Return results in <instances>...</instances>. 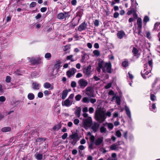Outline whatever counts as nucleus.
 <instances>
[{"mask_svg": "<svg viewBox=\"0 0 160 160\" xmlns=\"http://www.w3.org/2000/svg\"><path fill=\"white\" fill-rule=\"evenodd\" d=\"M95 118L99 122L102 123L105 121L106 117L103 111L98 109L96 111Z\"/></svg>", "mask_w": 160, "mask_h": 160, "instance_id": "f257e3e1", "label": "nucleus"}, {"mask_svg": "<svg viewBox=\"0 0 160 160\" xmlns=\"http://www.w3.org/2000/svg\"><path fill=\"white\" fill-rule=\"evenodd\" d=\"M104 61L101 60L98 63V67L102 68L103 72H106V70L105 68H106L107 72L108 73H111V68L112 65L110 62H106L104 65V67H103V65L104 64Z\"/></svg>", "mask_w": 160, "mask_h": 160, "instance_id": "f03ea898", "label": "nucleus"}, {"mask_svg": "<svg viewBox=\"0 0 160 160\" xmlns=\"http://www.w3.org/2000/svg\"><path fill=\"white\" fill-rule=\"evenodd\" d=\"M28 58L30 62L33 65H37L42 63V59L40 57L36 58L28 57Z\"/></svg>", "mask_w": 160, "mask_h": 160, "instance_id": "7ed1b4c3", "label": "nucleus"}, {"mask_svg": "<svg viewBox=\"0 0 160 160\" xmlns=\"http://www.w3.org/2000/svg\"><path fill=\"white\" fill-rule=\"evenodd\" d=\"M70 16L69 12H64L59 13L57 16V18L59 19L66 20Z\"/></svg>", "mask_w": 160, "mask_h": 160, "instance_id": "20e7f679", "label": "nucleus"}, {"mask_svg": "<svg viewBox=\"0 0 160 160\" xmlns=\"http://www.w3.org/2000/svg\"><path fill=\"white\" fill-rule=\"evenodd\" d=\"M92 123V118L91 117H88L86 119H83L82 123L84 128L85 127H91Z\"/></svg>", "mask_w": 160, "mask_h": 160, "instance_id": "39448f33", "label": "nucleus"}, {"mask_svg": "<svg viewBox=\"0 0 160 160\" xmlns=\"http://www.w3.org/2000/svg\"><path fill=\"white\" fill-rule=\"evenodd\" d=\"M81 88H84L86 87L88 84L87 81L83 79H80L78 82Z\"/></svg>", "mask_w": 160, "mask_h": 160, "instance_id": "423d86ee", "label": "nucleus"}, {"mask_svg": "<svg viewBox=\"0 0 160 160\" xmlns=\"http://www.w3.org/2000/svg\"><path fill=\"white\" fill-rule=\"evenodd\" d=\"M91 65H90L84 68L83 69V73L87 75H89L91 73Z\"/></svg>", "mask_w": 160, "mask_h": 160, "instance_id": "0eeeda50", "label": "nucleus"}, {"mask_svg": "<svg viewBox=\"0 0 160 160\" xmlns=\"http://www.w3.org/2000/svg\"><path fill=\"white\" fill-rule=\"evenodd\" d=\"M76 69L74 68H72L71 70H68L67 71L66 75L69 78H70L72 76L74 75L76 72Z\"/></svg>", "mask_w": 160, "mask_h": 160, "instance_id": "6e6552de", "label": "nucleus"}, {"mask_svg": "<svg viewBox=\"0 0 160 160\" xmlns=\"http://www.w3.org/2000/svg\"><path fill=\"white\" fill-rule=\"evenodd\" d=\"M87 26V23L84 22L82 23L78 27V30L80 32L85 30Z\"/></svg>", "mask_w": 160, "mask_h": 160, "instance_id": "1a4fd4ad", "label": "nucleus"}, {"mask_svg": "<svg viewBox=\"0 0 160 160\" xmlns=\"http://www.w3.org/2000/svg\"><path fill=\"white\" fill-rule=\"evenodd\" d=\"M124 104L125 106V110L126 113L128 117L130 119H131V112L129 110V108L127 106L126 103H124Z\"/></svg>", "mask_w": 160, "mask_h": 160, "instance_id": "9d476101", "label": "nucleus"}, {"mask_svg": "<svg viewBox=\"0 0 160 160\" xmlns=\"http://www.w3.org/2000/svg\"><path fill=\"white\" fill-rule=\"evenodd\" d=\"M146 69H145L143 70V71H141V74L143 77V78L145 79L147 78V77L148 78V76H147L148 74L151 72L150 70L149 71H147L146 72Z\"/></svg>", "mask_w": 160, "mask_h": 160, "instance_id": "9b49d317", "label": "nucleus"}, {"mask_svg": "<svg viewBox=\"0 0 160 160\" xmlns=\"http://www.w3.org/2000/svg\"><path fill=\"white\" fill-rule=\"evenodd\" d=\"M138 50L135 47H134L133 48L132 52V53L133 54L134 56L137 57V58H138L140 55V54L138 53Z\"/></svg>", "mask_w": 160, "mask_h": 160, "instance_id": "f8f14e48", "label": "nucleus"}, {"mask_svg": "<svg viewBox=\"0 0 160 160\" xmlns=\"http://www.w3.org/2000/svg\"><path fill=\"white\" fill-rule=\"evenodd\" d=\"M103 142V138L101 137L98 138L94 142L95 145L96 146H99Z\"/></svg>", "mask_w": 160, "mask_h": 160, "instance_id": "ddd939ff", "label": "nucleus"}, {"mask_svg": "<svg viewBox=\"0 0 160 160\" xmlns=\"http://www.w3.org/2000/svg\"><path fill=\"white\" fill-rule=\"evenodd\" d=\"M112 98L111 101L112 102L115 99H116V102L117 104L118 105H120V97L116 96L114 95Z\"/></svg>", "mask_w": 160, "mask_h": 160, "instance_id": "4468645a", "label": "nucleus"}, {"mask_svg": "<svg viewBox=\"0 0 160 160\" xmlns=\"http://www.w3.org/2000/svg\"><path fill=\"white\" fill-rule=\"evenodd\" d=\"M99 126L100 125L98 123H96L92 126L91 129L95 132L97 131Z\"/></svg>", "mask_w": 160, "mask_h": 160, "instance_id": "2eb2a0df", "label": "nucleus"}, {"mask_svg": "<svg viewBox=\"0 0 160 160\" xmlns=\"http://www.w3.org/2000/svg\"><path fill=\"white\" fill-rule=\"evenodd\" d=\"M72 101H70V100L67 99L64 102V105L67 107H69L72 104Z\"/></svg>", "mask_w": 160, "mask_h": 160, "instance_id": "dca6fc26", "label": "nucleus"}, {"mask_svg": "<svg viewBox=\"0 0 160 160\" xmlns=\"http://www.w3.org/2000/svg\"><path fill=\"white\" fill-rule=\"evenodd\" d=\"M137 28H142V20L140 18H138L137 20Z\"/></svg>", "mask_w": 160, "mask_h": 160, "instance_id": "f3484780", "label": "nucleus"}, {"mask_svg": "<svg viewBox=\"0 0 160 160\" xmlns=\"http://www.w3.org/2000/svg\"><path fill=\"white\" fill-rule=\"evenodd\" d=\"M68 93V91L67 89H66L64 90L62 94V98L64 100L67 97Z\"/></svg>", "mask_w": 160, "mask_h": 160, "instance_id": "a211bd4d", "label": "nucleus"}, {"mask_svg": "<svg viewBox=\"0 0 160 160\" xmlns=\"http://www.w3.org/2000/svg\"><path fill=\"white\" fill-rule=\"evenodd\" d=\"M81 109L80 107H78L75 112V114L78 117H79L81 115Z\"/></svg>", "mask_w": 160, "mask_h": 160, "instance_id": "6ab92c4d", "label": "nucleus"}, {"mask_svg": "<svg viewBox=\"0 0 160 160\" xmlns=\"http://www.w3.org/2000/svg\"><path fill=\"white\" fill-rule=\"evenodd\" d=\"M44 87L46 88H50V89L52 90L53 89V86H51V84L48 82H46L44 84Z\"/></svg>", "mask_w": 160, "mask_h": 160, "instance_id": "aec40b11", "label": "nucleus"}, {"mask_svg": "<svg viewBox=\"0 0 160 160\" xmlns=\"http://www.w3.org/2000/svg\"><path fill=\"white\" fill-rule=\"evenodd\" d=\"M78 134L77 133L72 134L69 136V138L71 139L77 140V139L78 138Z\"/></svg>", "mask_w": 160, "mask_h": 160, "instance_id": "412c9836", "label": "nucleus"}, {"mask_svg": "<svg viewBox=\"0 0 160 160\" xmlns=\"http://www.w3.org/2000/svg\"><path fill=\"white\" fill-rule=\"evenodd\" d=\"M83 9H79L77 12V16L81 17L83 14Z\"/></svg>", "mask_w": 160, "mask_h": 160, "instance_id": "4be33fe9", "label": "nucleus"}, {"mask_svg": "<svg viewBox=\"0 0 160 160\" xmlns=\"http://www.w3.org/2000/svg\"><path fill=\"white\" fill-rule=\"evenodd\" d=\"M62 125L61 124H58L55 125L53 128L52 129L54 131H58L61 128Z\"/></svg>", "mask_w": 160, "mask_h": 160, "instance_id": "5701e85b", "label": "nucleus"}, {"mask_svg": "<svg viewBox=\"0 0 160 160\" xmlns=\"http://www.w3.org/2000/svg\"><path fill=\"white\" fill-rule=\"evenodd\" d=\"M11 128L10 127H5L1 129V131L3 132H6L10 131Z\"/></svg>", "mask_w": 160, "mask_h": 160, "instance_id": "b1692460", "label": "nucleus"}, {"mask_svg": "<svg viewBox=\"0 0 160 160\" xmlns=\"http://www.w3.org/2000/svg\"><path fill=\"white\" fill-rule=\"evenodd\" d=\"M34 97V95L32 93H29L28 95V98L30 100H32L33 99Z\"/></svg>", "mask_w": 160, "mask_h": 160, "instance_id": "393cba45", "label": "nucleus"}, {"mask_svg": "<svg viewBox=\"0 0 160 160\" xmlns=\"http://www.w3.org/2000/svg\"><path fill=\"white\" fill-rule=\"evenodd\" d=\"M129 63L128 60L123 61L122 62V65L124 68H126L128 66Z\"/></svg>", "mask_w": 160, "mask_h": 160, "instance_id": "a878e982", "label": "nucleus"}, {"mask_svg": "<svg viewBox=\"0 0 160 160\" xmlns=\"http://www.w3.org/2000/svg\"><path fill=\"white\" fill-rule=\"evenodd\" d=\"M74 19V18L73 19L72 21L70 23L69 27L70 29L74 28L75 26L77 25L75 24L74 23L72 22Z\"/></svg>", "mask_w": 160, "mask_h": 160, "instance_id": "bb28decb", "label": "nucleus"}, {"mask_svg": "<svg viewBox=\"0 0 160 160\" xmlns=\"http://www.w3.org/2000/svg\"><path fill=\"white\" fill-rule=\"evenodd\" d=\"M86 94L90 97H94V92H88L86 93Z\"/></svg>", "mask_w": 160, "mask_h": 160, "instance_id": "cd10ccee", "label": "nucleus"}, {"mask_svg": "<svg viewBox=\"0 0 160 160\" xmlns=\"http://www.w3.org/2000/svg\"><path fill=\"white\" fill-rule=\"evenodd\" d=\"M33 88L34 89H39V84L36 82H33L32 83Z\"/></svg>", "mask_w": 160, "mask_h": 160, "instance_id": "c85d7f7f", "label": "nucleus"}, {"mask_svg": "<svg viewBox=\"0 0 160 160\" xmlns=\"http://www.w3.org/2000/svg\"><path fill=\"white\" fill-rule=\"evenodd\" d=\"M93 53L95 56L97 57L99 56L100 55V52L98 50H94L93 52Z\"/></svg>", "mask_w": 160, "mask_h": 160, "instance_id": "c756f323", "label": "nucleus"}, {"mask_svg": "<svg viewBox=\"0 0 160 160\" xmlns=\"http://www.w3.org/2000/svg\"><path fill=\"white\" fill-rule=\"evenodd\" d=\"M149 19L148 16H145L143 19V22L146 25L147 22L149 21Z\"/></svg>", "mask_w": 160, "mask_h": 160, "instance_id": "7c9ffc66", "label": "nucleus"}, {"mask_svg": "<svg viewBox=\"0 0 160 160\" xmlns=\"http://www.w3.org/2000/svg\"><path fill=\"white\" fill-rule=\"evenodd\" d=\"M51 54L50 53H47L45 55V58L48 60L50 59L51 58Z\"/></svg>", "mask_w": 160, "mask_h": 160, "instance_id": "2f4dec72", "label": "nucleus"}, {"mask_svg": "<svg viewBox=\"0 0 160 160\" xmlns=\"http://www.w3.org/2000/svg\"><path fill=\"white\" fill-rule=\"evenodd\" d=\"M93 22L95 27H98L99 25V21L98 19H95L93 21Z\"/></svg>", "mask_w": 160, "mask_h": 160, "instance_id": "473e14b6", "label": "nucleus"}, {"mask_svg": "<svg viewBox=\"0 0 160 160\" xmlns=\"http://www.w3.org/2000/svg\"><path fill=\"white\" fill-rule=\"evenodd\" d=\"M117 145L116 144H112L110 147V149L112 150H115L117 149Z\"/></svg>", "mask_w": 160, "mask_h": 160, "instance_id": "72a5a7b5", "label": "nucleus"}, {"mask_svg": "<svg viewBox=\"0 0 160 160\" xmlns=\"http://www.w3.org/2000/svg\"><path fill=\"white\" fill-rule=\"evenodd\" d=\"M107 131L106 129L104 126H101L100 128V131L102 133H105Z\"/></svg>", "mask_w": 160, "mask_h": 160, "instance_id": "f704fd0d", "label": "nucleus"}, {"mask_svg": "<svg viewBox=\"0 0 160 160\" xmlns=\"http://www.w3.org/2000/svg\"><path fill=\"white\" fill-rule=\"evenodd\" d=\"M150 99L152 101H154L156 99V96L154 94L151 93L150 94Z\"/></svg>", "mask_w": 160, "mask_h": 160, "instance_id": "c9c22d12", "label": "nucleus"}, {"mask_svg": "<svg viewBox=\"0 0 160 160\" xmlns=\"http://www.w3.org/2000/svg\"><path fill=\"white\" fill-rule=\"evenodd\" d=\"M135 9L133 8H131V10H129L127 12V14L128 15H130L132 13H133L134 12H135Z\"/></svg>", "mask_w": 160, "mask_h": 160, "instance_id": "e433bc0d", "label": "nucleus"}, {"mask_svg": "<svg viewBox=\"0 0 160 160\" xmlns=\"http://www.w3.org/2000/svg\"><path fill=\"white\" fill-rule=\"evenodd\" d=\"M86 91L87 92H94L93 90V88L91 86H89L87 87L86 88Z\"/></svg>", "mask_w": 160, "mask_h": 160, "instance_id": "4c0bfd02", "label": "nucleus"}, {"mask_svg": "<svg viewBox=\"0 0 160 160\" xmlns=\"http://www.w3.org/2000/svg\"><path fill=\"white\" fill-rule=\"evenodd\" d=\"M73 57V55H70L69 56H68L67 57V59L68 60H70L72 62H74V60L73 58H72Z\"/></svg>", "mask_w": 160, "mask_h": 160, "instance_id": "58836bf2", "label": "nucleus"}, {"mask_svg": "<svg viewBox=\"0 0 160 160\" xmlns=\"http://www.w3.org/2000/svg\"><path fill=\"white\" fill-rule=\"evenodd\" d=\"M124 37L125 38H127V37L126 36V35L124 32L122 30H121V39L122 38Z\"/></svg>", "mask_w": 160, "mask_h": 160, "instance_id": "ea45409f", "label": "nucleus"}, {"mask_svg": "<svg viewBox=\"0 0 160 160\" xmlns=\"http://www.w3.org/2000/svg\"><path fill=\"white\" fill-rule=\"evenodd\" d=\"M43 156L42 154L38 153L36 156V158L38 160H41Z\"/></svg>", "mask_w": 160, "mask_h": 160, "instance_id": "a19ab883", "label": "nucleus"}, {"mask_svg": "<svg viewBox=\"0 0 160 160\" xmlns=\"http://www.w3.org/2000/svg\"><path fill=\"white\" fill-rule=\"evenodd\" d=\"M82 101L84 103H88L89 102V100L87 97H84L82 100Z\"/></svg>", "mask_w": 160, "mask_h": 160, "instance_id": "79ce46f5", "label": "nucleus"}, {"mask_svg": "<svg viewBox=\"0 0 160 160\" xmlns=\"http://www.w3.org/2000/svg\"><path fill=\"white\" fill-rule=\"evenodd\" d=\"M81 98V95L80 94H78L75 97V99L76 101H79L80 100Z\"/></svg>", "mask_w": 160, "mask_h": 160, "instance_id": "37998d69", "label": "nucleus"}, {"mask_svg": "<svg viewBox=\"0 0 160 160\" xmlns=\"http://www.w3.org/2000/svg\"><path fill=\"white\" fill-rule=\"evenodd\" d=\"M94 142H90V143L89 144L88 146V148L91 150H93L94 149L93 145Z\"/></svg>", "mask_w": 160, "mask_h": 160, "instance_id": "c03bdc74", "label": "nucleus"}, {"mask_svg": "<svg viewBox=\"0 0 160 160\" xmlns=\"http://www.w3.org/2000/svg\"><path fill=\"white\" fill-rule=\"evenodd\" d=\"M37 4L35 2H32L30 4L29 7L30 8H32L35 7Z\"/></svg>", "mask_w": 160, "mask_h": 160, "instance_id": "a18cd8bd", "label": "nucleus"}, {"mask_svg": "<svg viewBox=\"0 0 160 160\" xmlns=\"http://www.w3.org/2000/svg\"><path fill=\"white\" fill-rule=\"evenodd\" d=\"M112 84L110 82L108 83L107 85L105 86L104 87L105 89H108L110 88H111L112 86Z\"/></svg>", "mask_w": 160, "mask_h": 160, "instance_id": "49530a36", "label": "nucleus"}, {"mask_svg": "<svg viewBox=\"0 0 160 160\" xmlns=\"http://www.w3.org/2000/svg\"><path fill=\"white\" fill-rule=\"evenodd\" d=\"M77 85L75 81H72L71 83V86L72 88H74L76 87Z\"/></svg>", "mask_w": 160, "mask_h": 160, "instance_id": "de8ad7c7", "label": "nucleus"}, {"mask_svg": "<svg viewBox=\"0 0 160 160\" xmlns=\"http://www.w3.org/2000/svg\"><path fill=\"white\" fill-rule=\"evenodd\" d=\"M11 80V77L9 76H7L6 77V82L7 83L10 82Z\"/></svg>", "mask_w": 160, "mask_h": 160, "instance_id": "09e8293b", "label": "nucleus"}, {"mask_svg": "<svg viewBox=\"0 0 160 160\" xmlns=\"http://www.w3.org/2000/svg\"><path fill=\"white\" fill-rule=\"evenodd\" d=\"M95 137L93 135H92L90 138V142H95Z\"/></svg>", "mask_w": 160, "mask_h": 160, "instance_id": "8fccbe9b", "label": "nucleus"}, {"mask_svg": "<svg viewBox=\"0 0 160 160\" xmlns=\"http://www.w3.org/2000/svg\"><path fill=\"white\" fill-rule=\"evenodd\" d=\"M86 54L85 53L82 56V59L81 60V62H84V60L85 58V56Z\"/></svg>", "mask_w": 160, "mask_h": 160, "instance_id": "3c124183", "label": "nucleus"}, {"mask_svg": "<svg viewBox=\"0 0 160 160\" xmlns=\"http://www.w3.org/2000/svg\"><path fill=\"white\" fill-rule=\"evenodd\" d=\"M74 97V94L73 93L69 95L68 99L69 100H72L73 98Z\"/></svg>", "mask_w": 160, "mask_h": 160, "instance_id": "603ef678", "label": "nucleus"}, {"mask_svg": "<svg viewBox=\"0 0 160 160\" xmlns=\"http://www.w3.org/2000/svg\"><path fill=\"white\" fill-rule=\"evenodd\" d=\"M68 136V134L67 133H64V134L62 136V138L63 140L67 138Z\"/></svg>", "mask_w": 160, "mask_h": 160, "instance_id": "864d4df0", "label": "nucleus"}, {"mask_svg": "<svg viewBox=\"0 0 160 160\" xmlns=\"http://www.w3.org/2000/svg\"><path fill=\"white\" fill-rule=\"evenodd\" d=\"M108 128L111 129H112L113 127V124L112 123H108Z\"/></svg>", "mask_w": 160, "mask_h": 160, "instance_id": "5fc2aeb1", "label": "nucleus"}, {"mask_svg": "<svg viewBox=\"0 0 160 160\" xmlns=\"http://www.w3.org/2000/svg\"><path fill=\"white\" fill-rule=\"evenodd\" d=\"M158 81V79L157 78H156L154 81V82L152 84V88H154L155 87V85L157 83Z\"/></svg>", "mask_w": 160, "mask_h": 160, "instance_id": "6e6d98bb", "label": "nucleus"}, {"mask_svg": "<svg viewBox=\"0 0 160 160\" xmlns=\"http://www.w3.org/2000/svg\"><path fill=\"white\" fill-rule=\"evenodd\" d=\"M6 100V98L5 97L2 96L0 97V101L2 102H4Z\"/></svg>", "mask_w": 160, "mask_h": 160, "instance_id": "4d7b16f0", "label": "nucleus"}, {"mask_svg": "<svg viewBox=\"0 0 160 160\" xmlns=\"http://www.w3.org/2000/svg\"><path fill=\"white\" fill-rule=\"evenodd\" d=\"M79 120L78 119H75L74 120V123L76 125H78L79 122Z\"/></svg>", "mask_w": 160, "mask_h": 160, "instance_id": "13d9d810", "label": "nucleus"}, {"mask_svg": "<svg viewBox=\"0 0 160 160\" xmlns=\"http://www.w3.org/2000/svg\"><path fill=\"white\" fill-rule=\"evenodd\" d=\"M22 72L19 69H17L15 72V73L16 74L20 75H21V73Z\"/></svg>", "mask_w": 160, "mask_h": 160, "instance_id": "bf43d9fd", "label": "nucleus"}, {"mask_svg": "<svg viewBox=\"0 0 160 160\" xmlns=\"http://www.w3.org/2000/svg\"><path fill=\"white\" fill-rule=\"evenodd\" d=\"M108 95H115V93L112 90H110L108 93Z\"/></svg>", "mask_w": 160, "mask_h": 160, "instance_id": "052dcab7", "label": "nucleus"}, {"mask_svg": "<svg viewBox=\"0 0 160 160\" xmlns=\"http://www.w3.org/2000/svg\"><path fill=\"white\" fill-rule=\"evenodd\" d=\"M70 48L69 46L68 45H66L64 46L63 50L64 51H66Z\"/></svg>", "mask_w": 160, "mask_h": 160, "instance_id": "680f3d73", "label": "nucleus"}, {"mask_svg": "<svg viewBox=\"0 0 160 160\" xmlns=\"http://www.w3.org/2000/svg\"><path fill=\"white\" fill-rule=\"evenodd\" d=\"M47 10V8L46 7H42V8L40 9L41 12H44L46 11Z\"/></svg>", "mask_w": 160, "mask_h": 160, "instance_id": "e2e57ef3", "label": "nucleus"}, {"mask_svg": "<svg viewBox=\"0 0 160 160\" xmlns=\"http://www.w3.org/2000/svg\"><path fill=\"white\" fill-rule=\"evenodd\" d=\"M42 17L40 13H38L37 15L35 17V18L38 19Z\"/></svg>", "mask_w": 160, "mask_h": 160, "instance_id": "0e129e2a", "label": "nucleus"}, {"mask_svg": "<svg viewBox=\"0 0 160 160\" xmlns=\"http://www.w3.org/2000/svg\"><path fill=\"white\" fill-rule=\"evenodd\" d=\"M77 142V140L73 139V141L71 142H70L73 145H75Z\"/></svg>", "mask_w": 160, "mask_h": 160, "instance_id": "69168bd1", "label": "nucleus"}, {"mask_svg": "<svg viewBox=\"0 0 160 160\" xmlns=\"http://www.w3.org/2000/svg\"><path fill=\"white\" fill-rule=\"evenodd\" d=\"M119 15V14L118 12H115L113 14V17L114 18H117Z\"/></svg>", "mask_w": 160, "mask_h": 160, "instance_id": "338daca9", "label": "nucleus"}, {"mask_svg": "<svg viewBox=\"0 0 160 160\" xmlns=\"http://www.w3.org/2000/svg\"><path fill=\"white\" fill-rule=\"evenodd\" d=\"M38 97L39 98H42L43 97V93L42 92H39L38 93Z\"/></svg>", "mask_w": 160, "mask_h": 160, "instance_id": "774afa93", "label": "nucleus"}]
</instances>
